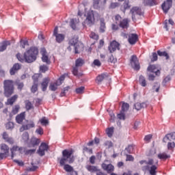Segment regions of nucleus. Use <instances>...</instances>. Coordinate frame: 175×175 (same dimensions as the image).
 Instances as JSON below:
<instances>
[{
  "mask_svg": "<svg viewBox=\"0 0 175 175\" xmlns=\"http://www.w3.org/2000/svg\"><path fill=\"white\" fill-rule=\"evenodd\" d=\"M105 77H107V75H106L105 74H101L96 77V80L98 83H102V81L105 80Z\"/></svg>",
  "mask_w": 175,
  "mask_h": 175,
  "instance_id": "8fccbe9b",
  "label": "nucleus"
},
{
  "mask_svg": "<svg viewBox=\"0 0 175 175\" xmlns=\"http://www.w3.org/2000/svg\"><path fill=\"white\" fill-rule=\"evenodd\" d=\"M40 122L41 124L44 125L46 126V125L49 124V120H46V118H42V119L40 120Z\"/></svg>",
  "mask_w": 175,
  "mask_h": 175,
  "instance_id": "338daca9",
  "label": "nucleus"
},
{
  "mask_svg": "<svg viewBox=\"0 0 175 175\" xmlns=\"http://www.w3.org/2000/svg\"><path fill=\"white\" fill-rule=\"evenodd\" d=\"M108 50L109 53H114L116 50H120V43L116 40L112 41L108 46Z\"/></svg>",
  "mask_w": 175,
  "mask_h": 175,
  "instance_id": "f8f14e48",
  "label": "nucleus"
},
{
  "mask_svg": "<svg viewBox=\"0 0 175 175\" xmlns=\"http://www.w3.org/2000/svg\"><path fill=\"white\" fill-rule=\"evenodd\" d=\"M120 6V3L118 2H112L109 5V9H116V8H118Z\"/></svg>",
  "mask_w": 175,
  "mask_h": 175,
  "instance_id": "5fc2aeb1",
  "label": "nucleus"
},
{
  "mask_svg": "<svg viewBox=\"0 0 175 175\" xmlns=\"http://www.w3.org/2000/svg\"><path fill=\"white\" fill-rule=\"evenodd\" d=\"M55 36V40L57 43H62L65 40V36L64 34H57Z\"/></svg>",
  "mask_w": 175,
  "mask_h": 175,
  "instance_id": "2f4dec72",
  "label": "nucleus"
},
{
  "mask_svg": "<svg viewBox=\"0 0 175 175\" xmlns=\"http://www.w3.org/2000/svg\"><path fill=\"white\" fill-rule=\"evenodd\" d=\"M40 144V139L36 137H31L30 142L29 144V147H36Z\"/></svg>",
  "mask_w": 175,
  "mask_h": 175,
  "instance_id": "4be33fe9",
  "label": "nucleus"
},
{
  "mask_svg": "<svg viewBox=\"0 0 175 175\" xmlns=\"http://www.w3.org/2000/svg\"><path fill=\"white\" fill-rule=\"evenodd\" d=\"M72 74L74 75V76H77V77L83 76V74L79 73V68L76 66L72 68Z\"/></svg>",
  "mask_w": 175,
  "mask_h": 175,
  "instance_id": "58836bf2",
  "label": "nucleus"
},
{
  "mask_svg": "<svg viewBox=\"0 0 175 175\" xmlns=\"http://www.w3.org/2000/svg\"><path fill=\"white\" fill-rule=\"evenodd\" d=\"M24 120H25V112H22L16 116V122L17 124H23Z\"/></svg>",
  "mask_w": 175,
  "mask_h": 175,
  "instance_id": "a878e982",
  "label": "nucleus"
},
{
  "mask_svg": "<svg viewBox=\"0 0 175 175\" xmlns=\"http://www.w3.org/2000/svg\"><path fill=\"white\" fill-rule=\"evenodd\" d=\"M49 83H50V78H44L41 83L42 91L44 92L47 90V87H49Z\"/></svg>",
  "mask_w": 175,
  "mask_h": 175,
  "instance_id": "5701e85b",
  "label": "nucleus"
},
{
  "mask_svg": "<svg viewBox=\"0 0 175 175\" xmlns=\"http://www.w3.org/2000/svg\"><path fill=\"white\" fill-rule=\"evenodd\" d=\"M38 83H33L31 88V92H32V94H35V92L38 91Z\"/></svg>",
  "mask_w": 175,
  "mask_h": 175,
  "instance_id": "4d7b16f0",
  "label": "nucleus"
},
{
  "mask_svg": "<svg viewBox=\"0 0 175 175\" xmlns=\"http://www.w3.org/2000/svg\"><path fill=\"white\" fill-rule=\"evenodd\" d=\"M1 150L3 151L5 154H7L9 155V146L6 145V144H2L1 145Z\"/></svg>",
  "mask_w": 175,
  "mask_h": 175,
  "instance_id": "72a5a7b5",
  "label": "nucleus"
},
{
  "mask_svg": "<svg viewBox=\"0 0 175 175\" xmlns=\"http://www.w3.org/2000/svg\"><path fill=\"white\" fill-rule=\"evenodd\" d=\"M117 117L119 120H122L123 121H125V119L126 118V116H125V112L121 111L120 113L117 115Z\"/></svg>",
  "mask_w": 175,
  "mask_h": 175,
  "instance_id": "09e8293b",
  "label": "nucleus"
},
{
  "mask_svg": "<svg viewBox=\"0 0 175 175\" xmlns=\"http://www.w3.org/2000/svg\"><path fill=\"white\" fill-rule=\"evenodd\" d=\"M25 109L26 110H31V109H33V105H32V103L29 101V100H26L25 101Z\"/></svg>",
  "mask_w": 175,
  "mask_h": 175,
  "instance_id": "f704fd0d",
  "label": "nucleus"
},
{
  "mask_svg": "<svg viewBox=\"0 0 175 175\" xmlns=\"http://www.w3.org/2000/svg\"><path fill=\"white\" fill-rule=\"evenodd\" d=\"M106 31V23L105 22L104 18H100V28H99V32L101 33H103Z\"/></svg>",
  "mask_w": 175,
  "mask_h": 175,
  "instance_id": "393cba45",
  "label": "nucleus"
},
{
  "mask_svg": "<svg viewBox=\"0 0 175 175\" xmlns=\"http://www.w3.org/2000/svg\"><path fill=\"white\" fill-rule=\"evenodd\" d=\"M143 4L145 6H155L158 5V1L157 0H144Z\"/></svg>",
  "mask_w": 175,
  "mask_h": 175,
  "instance_id": "bb28decb",
  "label": "nucleus"
},
{
  "mask_svg": "<svg viewBox=\"0 0 175 175\" xmlns=\"http://www.w3.org/2000/svg\"><path fill=\"white\" fill-rule=\"evenodd\" d=\"M155 61H158V54L157 53H152L151 62H155Z\"/></svg>",
  "mask_w": 175,
  "mask_h": 175,
  "instance_id": "e2e57ef3",
  "label": "nucleus"
},
{
  "mask_svg": "<svg viewBox=\"0 0 175 175\" xmlns=\"http://www.w3.org/2000/svg\"><path fill=\"white\" fill-rule=\"evenodd\" d=\"M90 38H91V39H94V40H99V35H98L95 32H92L90 34Z\"/></svg>",
  "mask_w": 175,
  "mask_h": 175,
  "instance_id": "603ef678",
  "label": "nucleus"
},
{
  "mask_svg": "<svg viewBox=\"0 0 175 175\" xmlns=\"http://www.w3.org/2000/svg\"><path fill=\"white\" fill-rule=\"evenodd\" d=\"M139 39V36H137V34L136 33H131L129 35V43L130 44H136V42H137V40Z\"/></svg>",
  "mask_w": 175,
  "mask_h": 175,
  "instance_id": "dca6fc26",
  "label": "nucleus"
},
{
  "mask_svg": "<svg viewBox=\"0 0 175 175\" xmlns=\"http://www.w3.org/2000/svg\"><path fill=\"white\" fill-rule=\"evenodd\" d=\"M157 54L159 57H165L166 59H169V54L166 51H157Z\"/></svg>",
  "mask_w": 175,
  "mask_h": 175,
  "instance_id": "4c0bfd02",
  "label": "nucleus"
},
{
  "mask_svg": "<svg viewBox=\"0 0 175 175\" xmlns=\"http://www.w3.org/2000/svg\"><path fill=\"white\" fill-rule=\"evenodd\" d=\"M69 43L70 44H71V46H76V44L79 43V38L77 37L72 38L71 40H70Z\"/></svg>",
  "mask_w": 175,
  "mask_h": 175,
  "instance_id": "c03bdc74",
  "label": "nucleus"
},
{
  "mask_svg": "<svg viewBox=\"0 0 175 175\" xmlns=\"http://www.w3.org/2000/svg\"><path fill=\"white\" fill-rule=\"evenodd\" d=\"M11 151V159H13L14 158V155L18 154H21L23 152V147H19L17 146H14L12 148H10Z\"/></svg>",
  "mask_w": 175,
  "mask_h": 175,
  "instance_id": "9b49d317",
  "label": "nucleus"
},
{
  "mask_svg": "<svg viewBox=\"0 0 175 175\" xmlns=\"http://www.w3.org/2000/svg\"><path fill=\"white\" fill-rule=\"evenodd\" d=\"M20 69H21V66L20 64L16 63L15 64H14L12 68L10 70L11 76H14V75H16V72L18 70H20Z\"/></svg>",
  "mask_w": 175,
  "mask_h": 175,
  "instance_id": "aec40b11",
  "label": "nucleus"
},
{
  "mask_svg": "<svg viewBox=\"0 0 175 175\" xmlns=\"http://www.w3.org/2000/svg\"><path fill=\"white\" fill-rule=\"evenodd\" d=\"M8 46H10V41H4L1 42L0 46V52L5 51Z\"/></svg>",
  "mask_w": 175,
  "mask_h": 175,
  "instance_id": "7c9ffc66",
  "label": "nucleus"
},
{
  "mask_svg": "<svg viewBox=\"0 0 175 175\" xmlns=\"http://www.w3.org/2000/svg\"><path fill=\"white\" fill-rule=\"evenodd\" d=\"M108 62H111V64H116V62H117V58L114 57V56L111 55L108 59Z\"/></svg>",
  "mask_w": 175,
  "mask_h": 175,
  "instance_id": "052dcab7",
  "label": "nucleus"
},
{
  "mask_svg": "<svg viewBox=\"0 0 175 175\" xmlns=\"http://www.w3.org/2000/svg\"><path fill=\"white\" fill-rule=\"evenodd\" d=\"M41 54L42 55V62H45L46 64H47V65H50V64H51V62L49 59V56L47 55V52L46 51V49H42L41 51Z\"/></svg>",
  "mask_w": 175,
  "mask_h": 175,
  "instance_id": "2eb2a0df",
  "label": "nucleus"
},
{
  "mask_svg": "<svg viewBox=\"0 0 175 175\" xmlns=\"http://www.w3.org/2000/svg\"><path fill=\"white\" fill-rule=\"evenodd\" d=\"M47 70H49V66H47L46 65H42L40 66V71L41 72V73H46Z\"/></svg>",
  "mask_w": 175,
  "mask_h": 175,
  "instance_id": "3c124183",
  "label": "nucleus"
},
{
  "mask_svg": "<svg viewBox=\"0 0 175 175\" xmlns=\"http://www.w3.org/2000/svg\"><path fill=\"white\" fill-rule=\"evenodd\" d=\"M107 0H103L100 2V0H93V8L94 9L99 10L100 8H103Z\"/></svg>",
  "mask_w": 175,
  "mask_h": 175,
  "instance_id": "ddd939ff",
  "label": "nucleus"
},
{
  "mask_svg": "<svg viewBox=\"0 0 175 175\" xmlns=\"http://www.w3.org/2000/svg\"><path fill=\"white\" fill-rule=\"evenodd\" d=\"M165 139H167V140H170V142H172V140H175V132L167 134L165 136Z\"/></svg>",
  "mask_w": 175,
  "mask_h": 175,
  "instance_id": "e433bc0d",
  "label": "nucleus"
},
{
  "mask_svg": "<svg viewBox=\"0 0 175 175\" xmlns=\"http://www.w3.org/2000/svg\"><path fill=\"white\" fill-rule=\"evenodd\" d=\"M15 84L17 86V89L19 90V91H22L23 88H24V83L20 81H16L15 82Z\"/></svg>",
  "mask_w": 175,
  "mask_h": 175,
  "instance_id": "79ce46f5",
  "label": "nucleus"
},
{
  "mask_svg": "<svg viewBox=\"0 0 175 175\" xmlns=\"http://www.w3.org/2000/svg\"><path fill=\"white\" fill-rule=\"evenodd\" d=\"M130 64L135 70H139L140 69V64L139 63L137 56L133 55L130 60Z\"/></svg>",
  "mask_w": 175,
  "mask_h": 175,
  "instance_id": "423d86ee",
  "label": "nucleus"
},
{
  "mask_svg": "<svg viewBox=\"0 0 175 175\" xmlns=\"http://www.w3.org/2000/svg\"><path fill=\"white\" fill-rule=\"evenodd\" d=\"M84 64H85L84 59L81 58H78L75 61V66L77 67L81 66L82 65H84Z\"/></svg>",
  "mask_w": 175,
  "mask_h": 175,
  "instance_id": "a19ab883",
  "label": "nucleus"
},
{
  "mask_svg": "<svg viewBox=\"0 0 175 175\" xmlns=\"http://www.w3.org/2000/svg\"><path fill=\"white\" fill-rule=\"evenodd\" d=\"M139 83L142 87H146L147 85L146 78H144L143 75L139 76Z\"/></svg>",
  "mask_w": 175,
  "mask_h": 175,
  "instance_id": "49530a36",
  "label": "nucleus"
},
{
  "mask_svg": "<svg viewBox=\"0 0 175 175\" xmlns=\"http://www.w3.org/2000/svg\"><path fill=\"white\" fill-rule=\"evenodd\" d=\"M22 139L24 140V142H28V140H29V134L28 132H25L23 134Z\"/></svg>",
  "mask_w": 175,
  "mask_h": 175,
  "instance_id": "6e6d98bb",
  "label": "nucleus"
},
{
  "mask_svg": "<svg viewBox=\"0 0 175 175\" xmlns=\"http://www.w3.org/2000/svg\"><path fill=\"white\" fill-rule=\"evenodd\" d=\"M19 110H20V105H14V107L12 108V113L14 115L17 114Z\"/></svg>",
  "mask_w": 175,
  "mask_h": 175,
  "instance_id": "864d4df0",
  "label": "nucleus"
},
{
  "mask_svg": "<svg viewBox=\"0 0 175 175\" xmlns=\"http://www.w3.org/2000/svg\"><path fill=\"white\" fill-rule=\"evenodd\" d=\"M17 99H18V95L15 94L12 96L11 98H8L7 102L5 103V105L13 106V105H14Z\"/></svg>",
  "mask_w": 175,
  "mask_h": 175,
  "instance_id": "412c9836",
  "label": "nucleus"
},
{
  "mask_svg": "<svg viewBox=\"0 0 175 175\" xmlns=\"http://www.w3.org/2000/svg\"><path fill=\"white\" fill-rule=\"evenodd\" d=\"M58 82L51 83L49 85V90L51 91H57L58 90Z\"/></svg>",
  "mask_w": 175,
  "mask_h": 175,
  "instance_id": "473e14b6",
  "label": "nucleus"
},
{
  "mask_svg": "<svg viewBox=\"0 0 175 175\" xmlns=\"http://www.w3.org/2000/svg\"><path fill=\"white\" fill-rule=\"evenodd\" d=\"M125 151H126L128 154H132L133 152V146H132V145H129L125 148Z\"/></svg>",
  "mask_w": 175,
  "mask_h": 175,
  "instance_id": "69168bd1",
  "label": "nucleus"
},
{
  "mask_svg": "<svg viewBox=\"0 0 175 175\" xmlns=\"http://www.w3.org/2000/svg\"><path fill=\"white\" fill-rule=\"evenodd\" d=\"M157 157L159 158V159H164V160H166L168 158H170V154H167L165 152H163V153H159L158 155H157Z\"/></svg>",
  "mask_w": 175,
  "mask_h": 175,
  "instance_id": "c9c22d12",
  "label": "nucleus"
},
{
  "mask_svg": "<svg viewBox=\"0 0 175 175\" xmlns=\"http://www.w3.org/2000/svg\"><path fill=\"white\" fill-rule=\"evenodd\" d=\"M75 47V54H80L83 50H84V44L81 42H78L77 44L74 45Z\"/></svg>",
  "mask_w": 175,
  "mask_h": 175,
  "instance_id": "a211bd4d",
  "label": "nucleus"
},
{
  "mask_svg": "<svg viewBox=\"0 0 175 175\" xmlns=\"http://www.w3.org/2000/svg\"><path fill=\"white\" fill-rule=\"evenodd\" d=\"M101 167L108 174H111L114 172V165H113L112 164H106L103 163L101 165Z\"/></svg>",
  "mask_w": 175,
  "mask_h": 175,
  "instance_id": "4468645a",
  "label": "nucleus"
},
{
  "mask_svg": "<svg viewBox=\"0 0 175 175\" xmlns=\"http://www.w3.org/2000/svg\"><path fill=\"white\" fill-rule=\"evenodd\" d=\"M148 70L152 73H155L156 76H159L161 75V71L159 70H157V66L155 64L148 66Z\"/></svg>",
  "mask_w": 175,
  "mask_h": 175,
  "instance_id": "6ab92c4d",
  "label": "nucleus"
},
{
  "mask_svg": "<svg viewBox=\"0 0 175 175\" xmlns=\"http://www.w3.org/2000/svg\"><path fill=\"white\" fill-rule=\"evenodd\" d=\"M130 12L133 16L135 14H138V16H143V14H144V12L142 10V8L138 7L132 8Z\"/></svg>",
  "mask_w": 175,
  "mask_h": 175,
  "instance_id": "f3484780",
  "label": "nucleus"
},
{
  "mask_svg": "<svg viewBox=\"0 0 175 175\" xmlns=\"http://www.w3.org/2000/svg\"><path fill=\"white\" fill-rule=\"evenodd\" d=\"M27 124H23L19 129L20 132H24V131H29L32 128H35V122L32 120H26Z\"/></svg>",
  "mask_w": 175,
  "mask_h": 175,
  "instance_id": "0eeeda50",
  "label": "nucleus"
},
{
  "mask_svg": "<svg viewBox=\"0 0 175 175\" xmlns=\"http://www.w3.org/2000/svg\"><path fill=\"white\" fill-rule=\"evenodd\" d=\"M131 9V5H129V1L125 0L123 4L120 6V10L125 14L126 10Z\"/></svg>",
  "mask_w": 175,
  "mask_h": 175,
  "instance_id": "b1692460",
  "label": "nucleus"
},
{
  "mask_svg": "<svg viewBox=\"0 0 175 175\" xmlns=\"http://www.w3.org/2000/svg\"><path fill=\"white\" fill-rule=\"evenodd\" d=\"M39 50L36 47H31L29 50L24 53V55L18 53L16 58L19 62H27V64H32L36 61Z\"/></svg>",
  "mask_w": 175,
  "mask_h": 175,
  "instance_id": "f257e3e1",
  "label": "nucleus"
},
{
  "mask_svg": "<svg viewBox=\"0 0 175 175\" xmlns=\"http://www.w3.org/2000/svg\"><path fill=\"white\" fill-rule=\"evenodd\" d=\"M5 128L6 129L9 130V129H13V128H14V123L12 122H8L6 124H5Z\"/></svg>",
  "mask_w": 175,
  "mask_h": 175,
  "instance_id": "13d9d810",
  "label": "nucleus"
},
{
  "mask_svg": "<svg viewBox=\"0 0 175 175\" xmlns=\"http://www.w3.org/2000/svg\"><path fill=\"white\" fill-rule=\"evenodd\" d=\"M157 165H152L150 167L148 165H145L142 167L143 172L149 171L150 174L157 175V170L158 169V161H157Z\"/></svg>",
  "mask_w": 175,
  "mask_h": 175,
  "instance_id": "39448f33",
  "label": "nucleus"
},
{
  "mask_svg": "<svg viewBox=\"0 0 175 175\" xmlns=\"http://www.w3.org/2000/svg\"><path fill=\"white\" fill-rule=\"evenodd\" d=\"M69 90H70V86H66V88H64L60 93V96H65L66 95V93L69 91Z\"/></svg>",
  "mask_w": 175,
  "mask_h": 175,
  "instance_id": "de8ad7c7",
  "label": "nucleus"
},
{
  "mask_svg": "<svg viewBox=\"0 0 175 175\" xmlns=\"http://www.w3.org/2000/svg\"><path fill=\"white\" fill-rule=\"evenodd\" d=\"M84 90H85V88L84 86H81L76 89L75 92L77 94H83L84 92Z\"/></svg>",
  "mask_w": 175,
  "mask_h": 175,
  "instance_id": "680f3d73",
  "label": "nucleus"
},
{
  "mask_svg": "<svg viewBox=\"0 0 175 175\" xmlns=\"http://www.w3.org/2000/svg\"><path fill=\"white\" fill-rule=\"evenodd\" d=\"M49 150V145L47 144L42 142L41 143L39 149L38 150L37 152L40 157H44L46 154V151Z\"/></svg>",
  "mask_w": 175,
  "mask_h": 175,
  "instance_id": "1a4fd4ad",
  "label": "nucleus"
},
{
  "mask_svg": "<svg viewBox=\"0 0 175 175\" xmlns=\"http://www.w3.org/2000/svg\"><path fill=\"white\" fill-rule=\"evenodd\" d=\"M33 84H39V75L34 74L32 76Z\"/></svg>",
  "mask_w": 175,
  "mask_h": 175,
  "instance_id": "a18cd8bd",
  "label": "nucleus"
},
{
  "mask_svg": "<svg viewBox=\"0 0 175 175\" xmlns=\"http://www.w3.org/2000/svg\"><path fill=\"white\" fill-rule=\"evenodd\" d=\"M167 150H173L175 147V143L174 142H168L167 145Z\"/></svg>",
  "mask_w": 175,
  "mask_h": 175,
  "instance_id": "0e129e2a",
  "label": "nucleus"
},
{
  "mask_svg": "<svg viewBox=\"0 0 175 175\" xmlns=\"http://www.w3.org/2000/svg\"><path fill=\"white\" fill-rule=\"evenodd\" d=\"M3 94L5 98H10L14 94V81L10 79L3 81Z\"/></svg>",
  "mask_w": 175,
  "mask_h": 175,
  "instance_id": "7ed1b4c3",
  "label": "nucleus"
},
{
  "mask_svg": "<svg viewBox=\"0 0 175 175\" xmlns=\"http://www.w3.org/2000/svg\"><path fill=\"white\" fill-rule=\"evenodd\" d=\"M85 23L90 26L95 24V16L92 11L88 12Z\"/></svg>",
  "mask_w": 175,
  "mask_h": 175,
  "instance_id": "6e6552de",
  "label": "nucleus"
},
{
  "mask_svg": "<svg viewBox=\"0 0 175 175\" xmlns=\"http://www.w3.org/2000/svg\"><path fill=\"white\" fill-rule=\"evenodd\" d=\"M80 23L79 18H72L70 20V25L74 30L77 29V24Z\"/></svg>",
  "mask_w": 175,
  "mask_h": 175,
  "instance_id": "c756f323",
  "label": "nucleus"
},
{
  "mask_svg": "<svg viewBox=\"0 0 175 175\" xmlns=\"http://www.w3.org/2000/svg\"><path fill=\"white\" fill-rule=\"evenodd\" d=\"M173 5V0H167L162 4L161 8L164 13H167Z\"/></svg>",
  "mask_w": 175,
  "mask_h": 175,
  "instance_id": "9d476101",
  "label": "nucleus"
},
{
  "mask_svg": "<svg viewBox=\"0 0 175 175\" xmlns=\"http://www.w3.org/2000/svg\"><path fill=\"white\" fill-rule=\"evenodd\" d=\"M129 110V104L126 103H123L122 105V110L123 113H125L126 111H128Z\"/></svg>",
  "mask_w": 175,
  "mask_h": 175,
  "instance_id": "37998d69",
  "label": "nucleus"
},
{
  "mask_svg": "<svg viewBox=\"0 0 175 175\" xmlns=\"http://www.w3.org/2000/svg\"><path fill=\"white\" fill-rule=\"evenodd\" d=\"M26 46H29L28 40H21V47H22V49H25Z\"/></svg>",
  "mask_w": 175,
  "mask_h": 175,
  "instance_id": "bf43d9fd",
  "label": "nucleus"
},
{
  "mask_svg": "<svg viewBox=\"0 0 175 175\" xmlns=\"http://www.w3.org/2000/svg\"><path fill=\"white\" fill-rule=\"evenodd\" d=\"M72 154H73V151L64 150L62 152V158L59 161L60 166H64V170L68 173H70L73 172V167L70 165L65 164L68 162V159L72 157Z\"/></svg>",
  "mask_w": 175,
  "mask_h": 175,
  "instance_id": "f03ea898",
  "label": "nucleus"
},
{
  "mask_svg": "<svg viewBox=\"0 0 175 175\" xmlns=\"http://www.w3.org/2000/svg\"><path fill=\"white\" fill-rule=\"evenodd\" d=\"M111 29L112 31H118V29H120V25H118V24L113 23L111 25Z\"/></svg>",
  "mask_w": 175,
  "mask_h": 175,
  "instance_id": "774afa93",
  "label": "nucleus"
},
{
  "mask_svg": "<svg viewBox=\"0 0 175 175\" xmlns=\"http://www.w3.org/2000/svg\"><path fill=\"white\" fill-rule=\"evenodd\" d=\"M134 107L137 111H139V110H142V109H144L145 107H147V103H136L134 105Z\"/></svg>",
  "mask_w": 175,
  "mask_h": 175,
  "instance_id": "c85d7f7f",
  "label": "nucleus"
},
{
  "mask_svg": "<svg viewBox=\"0 0 175 175\" xmlns=\"http://www.w3.org/2000/svg\"><path fill=\"white\" fill-rule=\"evenodd\" d=\"M86 169L88 172H90V173H96L97 174L98 172H99L100 170L98 169V167L95 166V165H86Z\"/></svg>",
  "mask_w": 175,
  "mask_h": 175,
  "instance_id": "cd10ccee",
  "label": "nucleus"
},
{
  "mask_svg": "<svg viewBox=\"0 0 175 175\" xmlns=\"http://www.w3.org/2000/svg\"><path fill=\"white\" fill-rule=\"evenodd\" d=\"M116 24H118L120 28L122 29H126L129 27V21L127 18H122L121 15L116 14L114 16Z\"/></svg>",
  "mask_w": 175,
  "mask_h": 175,
  "instance_id": "20e7f679",
  "label": "nucleus"
},
{
  "mask_svg": "<svg viewBox=\"0 0 175 175\" xmlns=\"http://www.w3.org/2000/svg\"><path fill=\"white\" fill-rule=\"evenodd\" d=\"M106 133L109 137H111L114 133V127H110L106 129Z\"/></svg>",
  "mask_w": 175,
  "mask_h": 175,
  "instance_id": "ea45409f",
  "label": "nucleus"
}]
</instances>
